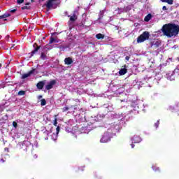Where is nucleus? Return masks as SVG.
<instances>
[{"mask_svg":"<svg viewBox=\"0 0 179 179\" xmlns=\"http://www.w3.org/2000/svg\"><path fill=\"white\" fill-rule=\"evenodd\" d=\"M35 72L36 74L38 73V71H36V69H32L27 73L22 74L21 79H26V78H29V77L31 76V75H33Z\"/></svg>","mask_w":179,"mask_h":179,"instance_id":"5","label":"nucleus"},{"mask_svg":"<svg viewBox=\"0 0 179 179\" xmlns=\"http://www.w3.org/2000/svg\"><path fill=\"white\" fill-rule=\"evenodd\" d=\"M2 68V64L0 63V69Z\"/></svg>","mask_w":179,"mask_h":179,"instance_id":"40","label":"nucleus"},{"mask_svg":"<svg viewBox=\"0 0 179 179\" xmlns=\"http://www.w3.org/2000/svg\"><path fill=\"white\" fill-rule=\"evenodd\" d=\"M129 56H126L125 59L126 61H129Z\"/></svg>","mask_w":179,"mask_h":179,"instance_id":"34","label":"nucleus"},{"mask_svg":"<svg viewBox=\"0 0 179 179\" xmlns=\"http://www.w3.org/2000/svg\"><path fill=\"white\" fill-rule=\"evenodd\" d=\"M57 83V81L55 80H52L48 85L45 86L46 90H51L52 87H54V85Z\"/></svg>","mask_w":179,"mask_h":179,"instance_id":"6","label":"nucleus"},{"mask_svg":"<svg viewBox=\"0 0 179 179\" xmlns=\"http://www.w3.org/2000/svg\"><path fill=\"white\" fill-rule=\"evenodd\" d=\"M13 127H14V128H17V122L13 121Z\"/></svg>","mask_w":179,"mask_h":179,"instance_id":"29","label":"nucleus"},{"mask_svg":"<svg viewBox=\"0 0 179 179\" xmlns=\"http://www.w3.org/2000/svg\"><path fill=\"white\" fill-rule=\"evenodd\" d=\"M1 162H2L3 163H5V160H3V159H1Z\"/></svg>","mask_w":179,"mask_h":179,"instance_id":"39","label":"nucleus"},{"mask_svg":"<svg viewBox=\"0 0 179 179\" xmlns=\"http://www.w3.org/2000/svg\"><path fill=\"white\" fill-rule=\"evenodd\" d=\"M150 19H152V14L150 13L145 17L144 20L145 22H149Z\"/></svg>","mask_w":179,"mask_h":179,"instance_id":"17","label":"nucleus"},{"mask_svg":"<svg viewBox=\"0 0 179 179\" xmlns=\"http://www.w3.org/2000/svg\"><path fill=\"white\" fill-rule=\"evenodd\" d=\"M47 104V101L45 99L41 100V106H45Z\"/></svg>","mask_w":179,"mask_h":179,"instance_id":"24","label":"nucleus"},{"mask_svg":"<svg viewBox=\"0 0 179 179\" xmlns=\"http://www.w3.org/2000/svg\"><path fill=\"white\" fill-rule=\"evenodd\" d=\"M110 141H111V133L106 131L102 135L100 142H101V143H107V142H110Z\"/></svg>","mask_w":179,"mask_h":179,"instance_id":"3","label":"nucleus"},{"mask_svg":"<svg viewBox=\"0 0 179 179\" xmlns=\"http://www.w3.org/2000/svg\"><path fill=\"white\" fill-rule=\"evenodd\" d=\"M178 115H179V111L178 112Z\"/></svg>","mask_w":179,"mask_h":179,"instance_id":"44","label":"nucleus"},{"mask_svg":"<svg viewBox=\"0 0 179 179\" xmlns=\"http://www.w3.org/2000/svg\"><path fill=\"white\" fill-rule=\"evenodd\" d=\"M31 2H34V0H31Z\"/></svg>","mask_w":179,"mask_h":179,"instance_id":"41","label":"nucleus"},{"mask_svg":"<svg viewBox=\"0 0 179 179\" xmlns=\"http://www.w3.org/2000/svg\"><path fill=\"white\" fill-rule=\"evenodd\" d=\"M16 10H17V9H13V10H10V13H15V12H16Z\"/></svg>","mask_w":179,"mask_h":179,"instance_id":"32","label":"nucleus"},{"mask_svg":"<svg viewBox=\"0 0 179 179\" xmlns=\"http://www.w3.org/2000/svg\"><path fill=\"white\" fill-rule=\"evenodd\" d=\"M127 72H128V70L127 69H121L119 71V75L120 76H123V75H125V73H127Z\"/></svg>","mask_w":179,"mask_h":179,"instance_id":"13","label":"nucleus"},{"mask_svg":"<svg viewBox=\"0 0 179 179\" xmlns=\"http://www.w3.org/2000/svg\"><path fill=\"white\" fill-rule=\"evenodd\" d=\"M36 45V48H35V49L30 53V57H33V55H34V54H36L40 50V46L37 45V43L34 44V47H35Z\"/></svg>","mask_w":179,"mask_h":179,"instance_id":"8","label":"nucleus"},{"mask_svg":"<svg viewBox=\"0 0 179 179\" xmlns=\"http://www.w3.org/2000/svg\"><path fill=\"white\" fill-rule=\"evenodd\" d=\"M56 131H57V134H58V132H59V127H57Z\"/></svg>","mask_w":179,"mask_h":179,"instance_id":"35","label":"nucleus"},{"mask_svg":"<svg viewBox=\"0 0 179 179\" xmlns=\"http://www.w3.org/2000/svg\"><path fill=\"white\" fill-rule=\"evenodd\" d=\"M131 146L132 149H134V148L135 147V145L131 144Z\"/></svg>","mask_w":179,"mask_h":179,"instance_id":"37","label":"nucleus"},{"mask_svg":"<svg viewBox=\"0 0 179 179\" xmlns=\"http://www.w3.org/2000/svg\"><path fill=\"white\" fill-rule=\"evenodd\" d=\"M78 19L76 17V14H73L72 16L70 17V21L71 22H75Z\"/></svg>","mask_w":179,"mask_h":179,"instance_id":"21","label":"nucleus"},{"mask_svg":"<svg viewBox=\"0 0 179 179\" xmlns=\"http://www.w3.org/2000/svg\"><path fill=\"white\" fill-rule=\"evenodd\" d=\"M23 2H24V0H17V3H18V5L23 3Z\"/></svg>","mask_w":179,"mask_h":179,"instance_id":"30","label":"nucleus"},{"mask_svg":"<svg viewBox=\"0 0 179 179\" xmlns=\"http://www.w3.org/2000/svg\"><path fill=\"white\" fill-rule=\"evenodd\" d=\"M10 16V13H4L2 15H0V19H3L4 22H6V20H8V19H6V17H9Z\"/></svg>","mask_w":179,"mask_h":179,"instance_id":"11","label":"nucleus"},{"mask_svg":"<svg viewBox=\"0 0 179 179\" xmlns=\"http://www.w3.org/2000/svg\"><path fill=\"white\" fill-rule=\"evenodd\" d=\"M55 42V38L52 36L50 37V40L49 41V44H52V43Z\"/></svg>","mask_w":179,"mask_h":179,"instance_id":"25","label":"nucleus"},{"mask_svg":"<svg viewBox=\"0 0 179 179\" xmlns=\"http://www.w3.org/2000/svg\"><path fill=\"white\" fill-rule=\"evenodd\" d=\"M160 45H162V42H160L159 41L150 43L151 48H159Z\"/></svg>","mask_w":179,"mask_h":179,"instance_id":"7","label":"nucleus"},{"mask_svg":"<svg viewBox=\"0 0 179 179\" xmlns=\"http://www.w3.org/2000/svg\"><path fill=\"white\" fill-rule=\"evenodd\" d=\"M26 94V91L20 90L18 92V96H24Z\"/></svg>","mask_w":179,"mask_h":179,"instance_id":"23","label":"nucleus"},{"mask_svg":"<svg viewBox=\"0 0 179 179\" xmlns=\"http://www.w3.org/2000/svg\"><path fill=\"white\" fill-rule=\"evenodd\" d=\"M152 169H153L154 171L160 173V169L159 168L154 166V167H152Z\"/></svg>","mask_w":179,"mask_h":179,"instance_id":"26","label":"nucleus"},{"mask_svg":"<svg viewBox=\"0 0 179 179\" xmlns=\"http://www.w3.org/2000/svg\"><path fill=\"white\" fill-rule=\"evenodd\" d=\"M41 59H43V61H45V59H47V55H45V53L44 52H41Z\"/></svg>","mask_w":179,"mask_h":179,"instance_id":"20","label":"nucleus"},{"mask_svg":"<svg viewBox=\"0 0 179 179\" xmlns=\"http://www.w3.org/2000/svg\"><path fill=\"white\" fill-rule=\"evenodd\" d=\"M133 139L136 143H139V142H141V137L138 136H134Z\"/></svg>","mask_w":179,"mask_h":179,"instance_id":"16","label":"nucleus"},{"mask_svg":"<svg viewBox=\"0 0 179 179\" xmlns=\"http://www.w3.org/2000/svg\"><path fill=\"white\" fill-rule=\"evenodd\" d=\"M159 125H160V120H157V122L155 123V128H159Z\"/></svg>","mask_w":179,"mask_h":179,"instance_id":"27","label":"nucleus"},{"mask_svg":"<svg viewBox=\"0 0 179 179\" xmlns=\"http://www.w3.org/2000/svg\"><path fill=\"white\" fill-rule=\"evenodd\" d=\"M149 37H150V34L149 31H144L141 35H140L137 38V43H143V41H146V40H149Z\"/></svg>","mask_w":179,"mask_h":179,"instance_id":"2","label":"nucleus"},{"mask_svg":"<svg viewBox=\"0 0 179 179\" xmlns=\"http://www.w3.org/2000/svg\"><path fill=\"white\" fill-rule=\"evenodd\" d=\"M162 31L164 36H166L169 38H171V37H177L179 34V26L178 24L173 23L165 24L162 27Z\"/></svg>","mask_w":179,"mask_h":179,"instance_id":"1","label":"nucleus"},{"mask_svg":"<svg viewBox=\"0 0 179 179\" xmlns=\"http://www.w3.org/2000/svg\"><path fill=\"white\" fill-rule=\"evenodd\" d=\"M71 107L69 108L68 106H64L62 108V113H66V111H69L70 110Z\"/></svg>","mask_w":179,"mask_h":179,"instance_id":"22","label":"nucleus"},{"mask_svg":"<svg viewBox=\"0 0 179 179\" xmlns=\"http://www.w3.org/2000/svg\"><path fill=\"white\" fill-rule=\"evenodd\" d=\"M162 2L168 3L169 5H173V0H161Z\"/></svg>","mask_w":179,"mask_h":179,"instance_id":"18","label":"nucleus"},{"mask_svg":"<svg viewBox=\"0 0 179 179\" xmlns=\"http://www.w3.org/2000/svg\"><path fill=\"white\" fill-rule=\"evenodd\" d=\"M55 1H52V0H48L43 5V8H47V11L50 10V9H55L57 6H55V3H54Z\"/></svg>","mask_w":179,"mask_h":179,"instance_id":"4","label":"nucleus"},{"mask_svg":"<svg viewBox=\"0 0 179 179\" xmlns=\"http://www.w3.org/2000/svg\"><path fill=\"white\" fill-rule=\"evenodd\" d=\"M174 71L172 72V73H169V74H166V78L169 80H174L175 79V77H174Z\"/></svg>","mask_w":179,"mask_h":179,"instance_id":"12","label":"nucleus"},{"mask_svg":"<svg viewBox=\"0 0 179 179\" xmlns=\"http://www.w3.org/2000/svg\"><path fill=\"white\" fill-rule=\"evenodd\" d=\"M44 85H45L44 81H39V82L36 84V87H37V89H38L39 90H41L43 89Z\"/></svg>","mask_w":179,"mask_h":179,"instance_id":"10","label":"nucleus"},{"mask_svg":"<svg viewBox=\"0 0 179 179\" xmlns=\"http://www.w3.org/2000/svg\"><path fill=\"white\" fill-rule=\"evenodd\" d=\"M70 108H73V110H76L78 108V105L71 106Z\"/></svg>","mask_w":179,"mask_h":179,"instance_id":"31","label":"nucleus"},{"mask_svg":"<svg viewBox=\"0 0 179 179\" xmlns=\"http://www.w3.org/2000/svg\"><path fill=\"white\" fill-rule=\"evenodd\" d=\"M96 38H97V40H101V38H104V35L102 34H98L96 35Z\"/></svg>","mask_w":179,"mask_h":179,"instance_id":"19","label":"nucleus"},{"mask_svg":"<svg viewBox=\"0 0 179 179\" xmlns=\"http://www.w3.org/2000/svg\"><path fill=\"white\" fill-rule=\"evenodd\" d=\"M48 135H50V131H48V130H45L43 132V136L46 141L48 140Z\"/></svg>","mask_w":179,"mask_h":179,"instance_id":"15","label":"nucleus"},{"mask_svg":"<svg viewBox=\"0 0 179 179\" xmlns=\"http://www.w3.org/2000/svg\"><path fill=\"white\" fill-rule=\"evenodd\" d=\"M162 10H167V7L166 6H164L162 7Z\"/></svg>","mask_w":179,"mask_h":179,"instance_id":"33","label":"nucleus"},{"mask_svg":"<svg viewBox=\"0 0 179 179\" xmlns=\"http://www.w3.org/2000/svg\"><path fill=\"white\" fill-rule=\"evenodd\" d=\"M117 10H120V8H117Z\"/></svg>","mask_w":179,"mask_h":179,"instance_id":"43","label":"nucleus"},{"mask_svg":"<svg viewBox=\"0 0 179 179\" xmlns=\"http://www.w3.org/2000/svg\"><path fill=\"white\" fill-rule=\"evenodd\" d=\"M53 2H55V1H57V0H52Z\"/></svg>","mask_w":179,"mask_h":179,"instance_id":"42","label":"nucleus"},{"mask_svg":"<svg viewBox=\"0 0 179 179\" xmlns=\"http://www.w3.org/2000/svg\"><path fill=\"white\" fill-rule=\"evenodd\" d=\"M41 98H43V96L39 95V96H38V99H41Z\"/></svg>","mask_w":179,"mask_h":179,"instance_id":"38","label":"nucleus"},{"mask_svg":"<svg viewBox=\"0 0 179 179\" xmlns=\"http://www.w3.org/2000/svg\"><path fill=\"white\" fill-rule=\"evenodd\" d=\"M9 38V35H7L6 36V40H8Z\"/></svg>","mask_w":179,"mask_h":179,"instance_id":"36","label":"nucleus"},{"mask_svg":"<svg viewBox=\"0 0 179 179\" xmlns=\"http://www.w3.org/2000/svg\"><path fill=\"white\" fill-rule=\"evenodd\" d=\"M25 5H26V6H22V7L21 8L22 10H25L26 9H27V10L31 9V7H30V6H27L30 5V3H29V2L27 3Z\"/></svg>","mask_w":179,"mask_h":179,"instance_id":"14","label":"nucleus"},{"mask_svg":"<svg viewBox=\"0 0 179 179\" xmlns=\"http://www.w3.org/2000/svg\"><path fill=\"white\" fill-rule=\"evenodd\" d=\"M41 1H45V0H41Z\"/></svg>","mask_w":179,"mask_h":179,"instance_id":"45","label":"nucleus"},{"mask_svg":"<svg viewBox=\"0 0 179 179\" xmlns=\"http://www.w3.org/2000/svg\"><path fill=\"white\" fill-rule=\"evenodd\" d=\"M73 63V60L71 57H66L64 59V64L65 65H72Z\"/></svg>","mask_w":179,"mask_h":179,"instance_id":"9","label":"nucleus"},{"mask_svg":"<svg viewBox=\"0 0 179 179\" xmlns=\"http://www.w3.org/2000/svg\"><path fill=\"white\" fill-rule=\"evenodd\" d=\"M53 125H54L55 127H57L58 122H57V118L55 119V120H54V122H53Z\"/></svg>","mask_w":179,"mask_h":179,"instance_id":"28","label":"nucleus"}]
</instances>
